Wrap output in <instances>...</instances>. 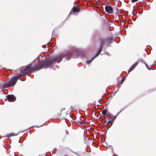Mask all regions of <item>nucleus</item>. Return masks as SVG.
Masks as SVG:
<instances>
[{"label": "nucleus", "mask_w": 156, "mask_h": 156, "mask_svg": "<svg viewBox=\"0 0 156 156\" xmlns=\"http://www.w3.org/2000/svg\"><path fill=\"white\" fill-rule=\"evenodd\" d=\"M20 69L17 73L16 75L8 81L5 83V85L6 87L11 86H14L16 84L18 80L21 77L25 75H30L34 71H38L37 69Z\"/></svg>", "instance_id": "nucleus-1"}, {"label": "nucleus", "mask_w": 156, "mask_h": 156, "mask_svg": "<svg viewBox=\"0 0 156 156\" xmlns=\"http://www.w3.org/2000/svg\"><path fill=\"white\" fill-rule=\"evenodd\" d=\"M61 58L60 56L55 57L54 58H50L46 59L45 61H43L41 62L39 64L41 67H48L55 64L57 61H59Z\"/></svg>", "instance_id": "nucleus-2"}, {"label": "nucleus", "mask_w": 156, "mask_h": 156, "mask_svg": "<svg viewBox=\"0 0 156 156\" xmlns=\"http://www.w3.org/2000/svg\"><path fill=\"white\" fill-rule=\"evenodd\" d=\"M105 42V40L104 39H101V45L100 47L99 48V49L98 50V52H97V53L95 55V56L94 57H92V60H90V61H88L87 62V64H90L91 61L94 60V59L97 57L98 55L100 53L101 51L102 50V46L103 45V44H104V43Z\"/></svg>", "instance_id": "nucleus-3"}, {"label": "nucleus", "mask_w": 156, "mask_h": 156, "mask_svg": "<svg viewBox=\"0 0 156 156\" xmlns=\"http://www.w3.org/2000/svg\"><path fill=\"white\" fill-rule=\"evenodd\" d=\"M107 118L109 119V122H111L112 123L116 119V117L115 115H113L110 113L108 112L107 114Z\"/></svg>", "instance_id": "nucleus-4"}, {"label": "nucleus", "mask_w": 156, "mask_h": 156, "mask_svg": "<svg viewBox=\"0 0 156 156\" xmlns=\"http://www.w3.org/2000/svg\"><path fill=\"white\" fill-rule=\"evenodd\" d=\"M83 119V117L81 115L80 118H76L75 119L76 122V123L79 125L82 124L85 125L86 123L84 122Z\"/></svg>", "instance_id": "nucleus-5"}, {"label": "nucleus", "mask_w": 156, "mask_h": 156, "mask_svg": "<svg viewBox=\"0 0 156 156\" xmlns=\"http://www.w3.org/2000/svg\"><path fill=\"white\" fill-rule=\"evenodd\" d=\"M7 98L8 100L10 101H14L16 100V97L12 94L8 95Z\"/></svg>", "instance_id": "nucleus-6"}, {"label": "nucleus", "mask_w": 156, "mask_h": 156, "mask_svg": "<svg viewBox=\"0 0 156 156\" xmlns=\"http://www.w3.org/2000/svg\"><path fill=\"white\" fill-rule=\"evenodd\" d=\"M105 10L109 13H111L112 11V7L109 5L106 6L105 7Z\"/></svg>", "instance_id": "nucleus-7"}, {"label": "nucleus", "mask_w": 156, "mask_h": 156, "mask_svg": "<svg viewBox=\"0 0 156 156\" xmlns=\"http://www.w3.org/2000/svg\"><path fill=\"white\" fill-rule=\"evenodd\" d=\"M41 142V139L40 138H36L33 142V144L34 145H37L39 144Z\"/></svg>", "instance_id": "nucleus-8"}, {"label": "nucleus", "mask_w": 156, "mask_h": 156, "mask_svg": "<svg viewBox=\"0 0 156 156\" xmlns=\"http://www.w3.org/2000/svg\"><path fill=\"white\" fill-rule=\"evenodd\" d=\"M108 112H107V111L106 109H104L103 110L102 112V114L103 115H106L107 114Z\"/></svg>", "instance_id": "nucleus-9"}, {"label": "nucleus", "mask_w": 156, "mask_h": 156, "mask_svg": "<svg viewBox=\"0 0 156 156\" xmlns=\"http://www.w3.org/2000/svg\"><path fill=\"white\" fill-rule=\"evenodd\" d=\"M17 135V134H15L14 133H12L10 134L9 135H8V136H7L6 137L8 138H9L11 136H16Z\"/></svg>", "instance_id": "nucleus-10"}, {"label": "nucleus", "mask_w": 156, "mask_h": 156, "mask_svg": "<svg viewBox=\"0 0 156 156\" xmlns=\"http://www.w3.org/2000/svg\"><path fill=\"white\" fill-rule=\"evenodd\" d=\"M129 69L128 70L127 72H126V73L127 75H128V74H129V73L130 72H131L132 70V69Z\"/></svg>", "instance_id": "nucleus-11"}, {"label": "nucleus", "mask_w": 156, "mask_h": 156, "mask_svg": "<svg viewBox=\"0 0 156 156\" xmlns=\"http://www.w3.org/2000/svg\"><path fill=\"white\" fill-rule=\"evenodd\" d=\"M125 80V77H123L121 80L120 82L121 83H123Z\"/></svg>", "instance_id": "nucleus-12"}, {"label": "nucleus", "mask_w": 156, "mask_h": 156, "mask_svg": "<svg viewBox=\"0 0 156 156\" xmlns=\"http://www.w3.org/2000/svg\"><path fill=\"white\" fill-rule=\"evenodd\" d=\"M73 12H78V10L77 8H75L73 9Z\"/></svg>", "instance_id": "nucleus-13"}, {"label": "nucleus", "mask_w": 156, "mask_h": 156, "mask_svg": "<svg viewBox=\"0 0 156 156\" xmlns=\"http://www.w3.org/2000/svg\"><path fill=\"white\" fill-rule=\"evenodd\" d=\"M111 122H109V121H108V122L106 123V126L107 127H108V126H109V123H110Z\"/></svg>", "instance_id": "nucleus-14"}, {"label": "nucleus", "mask_w": 156, "mask_h": 156, "mask_svg": "<svg viewBox=\"0 0 156 156\" xmlns=\"http://www.w3.org/2000/svg\"><path fill=\"white\" fill-rule=\"evenodd\" d=\"M122 83L120 82L119 84V86L120 87L122 85Z\"/></svg>", "instance_id": "nucleus-15"}, {"label": "nucleus", "mask_w": 156, "mask_h": 156, "mask_svg": "<svg viewBox=\"0 0 156 156\" xmlns=\"http://www.w3.org/2000/svg\"><path fill=\"white\" fill-rule=\"evenodd\" d=\"M26 68H28V69H29V68H31V67L29 65Z\"/></svg>", "instance_id": "nucleus-16"}, {"label": "nucleus", "mask_w": 156, "mask_h": 156, "mask_svg": "<svg viewBox=\"0 0 156 156\" xmlns=\"http://www.w3.org/2000/svg\"><path fill=\"white\" fill-rule=\"evenodd\" d=\"M138 0H132V2H134L136 1H137Z\"/></svg>", "instance_id": "nucleus-17"}, {"label": "nucleus", "mask_w": 156, "mask_h": 156, "mask_svg": "<svg viewBox=\"0 0 156 156\" xmlns=\"http://www.w3.org/2000/svg\"><path fill=\"white\" fill-rule=\"evenodd\" d=\"M70 58V56L69 55V58H67V59L68 60H69Z\"/></svg>", "instance_id": "nucleus-18"}, {"label": "nucleus", "mask_w": 156, "mask_h": 156, "mask_svg": "<svg viewBox=\"0 0 156 156\" xmlns=\"http://www.w3.org/2000/svg\"><path fill=\"white\" fill-rule=\"evenodd\" d=\"M68 115L70 117V115Z\"/></svg>", "instance_id": "nucleus-19"}, {"label": "nucleus", "mask_w": 156, "mask_h": 156, "mask_svg": "<svg viewBox=\"0 0 156 156\" xmlns=\"http://www.w3.org/2000/svg\"><path fill=\"white\" fill-rule=\"evenodd\" d=\"M149 69L150 70V69Z\"/></svg>", "instance_id": "nucleus-20"}]
</instances>
